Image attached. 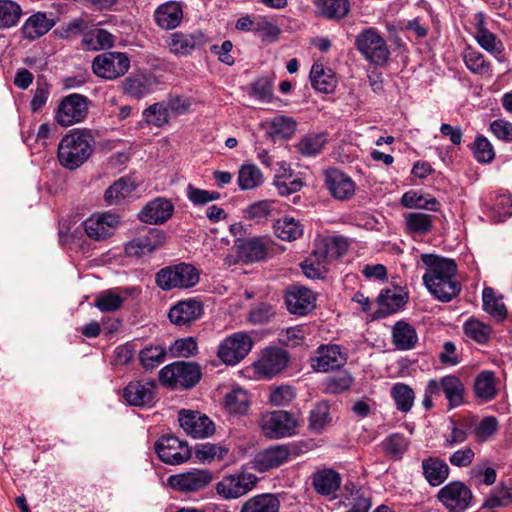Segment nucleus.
<instances>
[{"instance_id":"obj_1","label":"nucleus","mask_w":512,"mask_h":512,"mask_svg":"<svg viewBox=\"0 0 512 512\" xmlns=\"http://www.w3.org/2000/svg\"><path fill=\"white\" fill-rule=\"evenodd\" d=\"M425 268L422 277L428 291L441 302H450L461 292V284L456 278L457 265L454 260L435 254H422Z\"/></svg>"},{"instance_id":"obj_2","label":"nucleus","mask_w":512,"mask_h":512,"mask_svg":"<svg viewBox=\"0 0 512 512\" xmlns=\"http://www.w3.org/2000/svg\"><path fill=\"white\" fill-rule=\"evenodd\" d=\"M94 143V137L89 130H71L58 145L60 164L69 170L77 169L91 156Z\"/></svg>"},{"instance_id":"obj_3","label":"nucleus","mask_w":512,"mask_h":512,"mask_svg":"<svg viewBox=\"0 0 512 512\" xmlns=\"http://www.w3.org/2000/svg\"><path fill=\"white\" fill-rule=\"evenodd\" d=\"M201 379L197 364L177 361L164 366L159 372L160 382L171 388H191Z\"/></svg>"},{"instance_id":"obj_4","label":"nucleus","mask_w":512,"mask_h":512,"mask_svg":"<svg viewBox=\"0 0 512 512\" xmlns=\"http://www.w3.org/2000/svg\"><path fill=\"white\" fill-rule=\"evenodd\" d=\"M357 50L371 64L382 66L390 56V51L385 39L375 28H366L356 37Z\"/></svg>"},{"instance_id":"obj_5","label":"nucleus","mask_w":512,"mask_h":512,"mask_svg":"<svg viewBox=\"0 0 512 512\" xmlns=\"http://www.w3.org/2000/svg\"><path fill=\"white\" fill-rule=\"evenodd\" d=\"M259 426L262 434L268 439L290 437L297 432V419L283 410L268 411L261 415Z\"/></svg>"},{"instance_id":"obj_6","label":"nucleus","mask_w":512,"mask_h":512,"mask_svg":"<svg viewBox=\"0 0 512 512\" xmlns=\"http://www.w3.org/2000/svg\"><path fill=\"white\" fill-rule=\"evenodd\" d=\"M198 281L199 275L195 267L185 263L162 268L156 274V284L166 291L174 288H189Z\"/></svg>"},{"instance_id":"obj_7","label":"nucleus","mask_w":512,"mask_h":512,"mask_svg":"<svg viewBox=\"0 0 512 512\" xmlns=\"http://www.w3.org/2000/svg\"><path fill=\"white\" fill-rule=\"evenodd\" d=\"M253 339L245 331L235 332L224 338L217 350V356L226 365H236L252 350Z\"/></svg>"},{"instance_id":"obj_8","label":"nucleus","mask_w":512,"mask_h":512,"mask_svg":"<svg viewBox=\"0 0 512 512\" xmlns=\"http://www.w3.org/2000/svg\"><path fill=\"white\" fill-rule=\"evenodd\" d=\"M258 478L255 474L239 471L224 476L217 484L218 495L226 500L238 499L249 493L257 484Z\"/></svg>"},{"instance_id":"obj_9","label":"nucleus","mask_w":512,"mask_h":512,"mask_svg":"<svg viewBox=\"0 0 512 512\" xmlns=\"http://www.w3.org/2000/svg\"><path fill=\"white\" fill-rule=\"evenodd\" d=\"M130 67V59L122 52H104L92 62V70L98 77L114 80L123 76Z\"/></svg>"},{"instance_id":"obj_10","label":"nucleus","mask_w":512,"mask_h":512,"mask_svg":"<svg viewBox=\"0 0 512 512\" xmlns=\"http://www.w3.org/2000/svg\"><path fill=\"white\" fill-rule=\"evenodd\" d=\"M437 499L449 512H464L470 507L473 494L465 483L452 481L438 491Z\"/></svg>"},{"instance_id":"obj_11","label":"nucleus","mask_w":512,"mask_h":512,"mask_svg":"<svg viewBox=\"0 0 512 512\" xmlns=\"http://www.w3.org/2000/svg\"><path fill=\"white\" fill-rule=\"evenodd\" d=\"M155 452L159 459L170 465H179L191 457L188 443L173 435H163L155 443Z\"/></svg>"},{"instance_id":"obj_12","label":"nucleus","mask_w":512,"mask_h":512,"mask_svg":"<svg viewBox=\"0 0 512 512\" xmlns=\"http://www.w3.org/2000/svg\"><path fill=\"white\" fill-rule=\"evenodd\" d=\"M87 114V98L80 94H70L59 103L55 120L59 125L68 127L83 121Z\"/></svg>"},{"instance_id":"obj_13","label":"nucleus","mask_w":512,"mask_h":512,"mask_svg":"<svg viewBox=\"0 0 512 512\" xmlns=\"http://www.w3.org/2000/svg\"><path fill=\"white\" fill-rule=\"evenodd\" d=\"M166 234L157 228H150L146 234L140 235L125 245L128 257L141 258L161 248L166 242Z\"/></svg>"},{"instance_id":"obj_14","label":"nucleus","mask_w":512,"mask_h":512,"mask_svg":"<svg viewBox=\"0 0 512 512\" xmlns=\"http://www.w3.org/2000/svg\"><path fill=\"white\" fill-rule=\"evenodd\" d=\"M178 420L184 432L192 438H207L215 432L214 423L198 411L181 410Z\"/></svg>"},{"instance_id":"obj_15","label":"nucleus","mask_w":512,"mask_h":512,"mask_svg":"<svg viewBox=\"0 0 512 512\" xmlns=\"http://www.w3.org/2000/svg\"><path fill=\"white\" fill-rule=\"evenodd\" d=\"M288 363V354L280 348L265 349L254 362L255 373L262 378H271L280 373Z\"/></svg>"},{"instance_id":"obj_16","label":"nucleus","mask_w":512,"mask_h":512,"mask_svg":"<svg viewBox=\"0 0 512 512\" xmlns=\"http://www.w3.org/2000/svg\"><path fill=\"white\" fill-rule=\"evenodd\" d=\"M208 40V36L200 30L191 33L174 32L169 35L167 45L174 55L187 56L194 50L203 47Z\"/></svg>"},{"instance_id":"obj_17","label":"nucleus","mask_w":512,"mask_h":512,"mask_svg":"<svg viewBox=\"0 0 512 512\" xmlns=\"http://www.w3.org/2000/svg\"><path fill=\"white\" fill-rule=\"evenodd\" d=\"M212 480L207 470L193 469L184 473L169 476L167 482L180 492H196L205 488Z\"/></svg>"},{"instance_id":"obj_18","label":"nucleus","mask_w":512,"mask_h":512,"mask_svg":"<svg viewBox=\"0 0 512 512\" xmlns=\"http://www.w3.org/2000/svg\"><path fill=\"white\" fill-rule=\"evenodd\" d=\"M325 186L331 196L337 200L345 201L351 199L356 190L353 179L339 169H328L324 173Z\"/></svg>"},{"instance_id":"obj_19","label":"nucleus","mask_w":512,"mask_h":512,"mask_svg":"<svg viewBox=\"0 0 512 512\" xmlns=\"http://www.w3.org/2000/svg\"><path fill=\"white\" fill-rule=\"evenodd\" d=\"M291 456L288 446L277 444L259 451L253 458L252 465L258 472H266L288 462Z\"/></svg>"},{"instance_id":"obj_20","label":"nucleus","mask_w":512,"mask_h":512,"mask_svg":"<svg viewBox=\"0 0 512 512\" xmlns=\"http://www.w3.org/2000/svg\"><path fill=\"white\" fill-rule=\"evenodd\" d=\"M85 233L93 240H103L114 234L119 225V217L116 214H94L83 223Z\"/></svg>"},{"instance_id":"obj_21","label":"nucleus","mask_w":512,"mask_h":512,"mask_svg":"<svg viewBox=\"0 0 512 512\" xmlns=\"http://www.w3.org/2000/svg\"><path fill=\"white\" fill-rule=\"evenodd\" d=\"M346 360L347 356L339 345H321L311 359V366L315 371L327 372L340 368L346 363Z\"/></svg>"},{"instance_id":"obj_22","label":"nucleus","mask_w":512,"mask_h":512,"mask_svg":"<svg viewBox=\"0 0 512 512\" xmlns=\"http://www.w3.org/2000/svg\"><path fill=\"white\" fill-rule=\"evenodd\" d=\"M314 293L302 286H292L285 294V303L291 314L304 316L315 308Z\"/></svg>"},{"instance_id":"obj_23","label":"nucleus","mask_w":512,"mask_h":512,"mask_svg":"<svg viewBox=\"0 0 512 512\" xmlns=\"http://www.w3.org/2000/svg\"><path fill=\"white\" fill-rule=\"evenodd\" d=\"M172 203L162 197L149 201L138 213V219L146 224L159 225L168 221L173 215Z\"/></svg>"},{"instance_id":"obj_24","label":"nucleus","mask_w":512,"mask_h":512,"mask_svg":"<svg viewBox=\"0 0 512 512\" xmlns=\"http://www.w3.org/2000/svg\"><path fill=\"white\" fill-rule=\"evenodd\" d=\"M155 383L152 381H133L123 390V398L131 406H150L155 398Z\"/></svg>"},{"instance_id":"obj_25","label":"nucleus","mask_w":512,"mask_h":512,"mask_svg":"<svg viewBox=\"0 0 512 512\" xmlns=\"http://www.w3.org/2000/svg\"><path fill=\"white\" fill-rule=\"evenodd\" d=\"M202 313L203 306L201 302L194 299H188L173 306L170 309L168 316L173 324L181 326L197 320L200 318Z\"/></svg>"},{"instance_id":"obj_26","label":"nucleus","mask_w":512,"mask_h":512,"mask_svg":"<svg viewBox=\"0 0 512 512\" xmlns=\"http://www.w3.org/2000/svg\"><path fill=\"white\" fill-rule=\"evenodd\" d=\"M154 18L159 27L171 30L178 27L183 18L182 7L178 2L169 1L161 4L154 13Z\"/></svg>"},{"instance_id":"obj_27","label":"nucleus","mask_w":512,"mask_h":512,"mask_svg":"<svg viewBox=\"0 0 512 512\" xmlns=\"http://www.w3.org/2000/svg\"><path fill=\"white\" fill-rule=\"evenodd\" d=\"M238 257L244 262H257L266 258L267 244L261 238H249L236 244Z\"/></svg>"},{"instance_id":"obj_28","label":"nucleus","mask_w":512,"mask_h":512,"mask_svg":"<svg viewBox=\"0 0 512 512\" xmlns=\"http://www.w3.org/2000/svg\"><path fill=\"white\" fill-rule=\"evenodd\" d=\"M422 470L425 479L431 486L443 484L449 477L448 464L439 457H429L422 461Z\"/></svg>"},{"instance_id":"obj_29","label":"nucleus","mask_w":512,"mask_h":512,"mask_svg":"<svg viewBox=\"0 0 512 512\" xmlns=\"http://www.w3.org/2000/svg\"><path fill=\"white\" fill-rule=\"evenodd\" d=\"M474 37L482 49L493 55L499 62L502 61L500 55L504 51V45L493 32L485 27L482 20L476 26Z\"/></svg>"},{"instance_id":"obj_30","label":"nucleus","mask_w":512,"mask_h":512,"mask_svg":"<svg viewBox=\"0 0 512 512\" xmlns=\"http://www.w3.org/2000/svg\"><path fill=\"white\" fill-rule=\"evenodd\" d=\"M296 131V121L289 116L277 115L267 122V135L274 141L287 140Z\"/></svg>"},{"instance_id":"obj_31","label":"nucleus","mask_w":512,"mask_h":512,"mask_svg":"<svg viewBox=\"0 0 512 512\" xmlns=\"http://www.w3.org/2000/svg\"><path fill=\"white\" fill-rule=\"evenodd\" d=\"M54 26V21L45 13L38 12L31 15L22 27V32L27 39L34 40L46 34Z\"/></svg>"},{"instance_id":"obj_32","label":"nucleus","mask_w":512,"mask_h":512,"mask_svg":"<svg viewBox=\"0 0 512 512\" xmlns=\"http://www.w3.org/2000/svg\"><path fill=\"white\" fill-rule=\"evenodd\" d=\"M137 185L127 177H122L107 188L104 199L109 205H117L129 197Z\"/></svg>"},{"instance_id":"obj_33","label":"nucleus","mask_w":512,"mask_h":512,"mask_svg":"<svg viewBox=\"0 0 512 512\" xmlns=\"http://www.w3.org/2000/svg\"><path fill=\"white\" fill-rule=\"evenodd\" d=\"M474 392L477 398L490 401L497 394L496 378L492 371H481L474 380Z\"/></svg>"},{"instance_id":"obj_34","label":"nucleus","mask_w":512,"mask_h":512,"mask_svg":"<svg viewBox=\"0 0 512 512\" xmlns=\"http://www.w3.org/2000/svg\"><path fill=\"white\" fill-rule=\"evenodd\" d=\"M313 88L322 93H332L336 87V78L331 70H325L322 64H313L310 71Z\"/></svg>"},{"instance_id":"obj_35","label":"nucleus","mask_w":512,"mask_h":512,"mask_svg":"<svg viewBox=\"0 0 512 512\" xmlns=\"http://www.w3.org/2000/svg\"><path fill=\"white\" fill-rule=\"evenodd\" d=\"M392 335L394 345L400 350H410L418 341L414 327L404 321L394 325Z\"/></svg>"},{"instance_id":"obj_36","label":"nucleus","mask_w":512,"mask_h":512,"mask_svg":"<svg viewBox=\"0 0 512 512\" xmlns=\"http://www.w3.org/2000/svg\"><path fill=\"white\" fill-rule=\"evenodd\" d=\"M273 228L275 235L284 241H294L303 235V225L290 216L278 219Z\"/></svg>"},{"instance_id":"obj_37","label":"nucleus","mask_w":512,"mask_h":512,"mask_svg":"<svg viewBox=\"0 0 512 512\" xmlns=\"http://www.w3.org/2000/svg\"><path fill=\"white\" fill-rule=\"evenodd\" d=\"M341 484L340 475L331 469L317 472L313 477L315 490L322 495H330L337 491Z\"/></svg>"},{"instance_id":"obj_38","label":"nucleus","mask_w":512,"mask_h":512,"mask_svg":"<svg viewBox=\"0 0 512 512\" xmlns=\"http://www.w3.org/2000/svg\"><path fill=\"white\" fill-rule=\"evenodd\" d=\"M280 502L272 494H262L250 498L243 505L241 512H279Z\"/></svg>"},{"instance_id":"obj_39","label":"nucleus","mask_w":512,"mask_h":512,"mask_svg":"<svg viewBox=\"0 0 512 512\" xmlns=\"http://www.w3.org/2000/svg\"><path fill=\"white\" fill-rule=\"evenodd\" d=\"M115 37L104 29H95L86 34L82 45L86 50L99 51L109 49L114 45Z\"/></svg>"},{"instance_id":"obj_40","label":"nucleus","mask_w":512,"mask_h":512,"mask_svg":"<svg viewBox=\"0 0 512 512\" xmlns=\"http://www.w3.org/2000/svg\"><path fill=\"white\" fill-rule=\"evenodd\" d=\"M482 299L483 308L489 315L498 321L506 318L507 310L502 301V296H497L496 292L492 288H484Z\"/></svg>"},{"instance_id":"obj_41","label":"nucleus","mask_w":512,"mask_h":512,"mask_svg":"<svg viewBox=\"0 0 512 512\" xmlns=\"http://www.w3.org/2000/svg\"><path fill=\"white\" fill-rule=\"evenodd\" d=\"M237 180L241 190H251L263 183V174L255 164H244L239 169Z\"/></svg>"},{"instance_id":"obj_42","label":"nucleus","mask_w":512,"mask_h":512,"mask_svg":"<svg viewBox=\"0 0 512 512\" xmlns=\"http://www.w3.org/2000/svg\"><path fill=\"white\" fill-rule=\"evenodd\" d=\"M391 397L395 401L400 412H409L414 404L415 393L413 389L404 383H396L391 388Z\"/></svg>"},{"instance_id":"obj_43","label":"nucleus","mask_w":512,"mask_h":512,"mask_svg":"<svg viewBox=\"0 0 512 512\" xmlns=\"http://www.w3.org/2000/svg\"><path fill=\"white\" fill-rule=\"evenodd\" d=\"M443 393L451 407H457L463 402L464 386L461 380L452 375L442 377Z\"/></svg>"},{"instance_id":"obj_44","label":"nucleus","mask_w":512,"mask_h":512,"mask_svg":"<svg viewBox=\"0 0 512 512\" xmlns=\"http://www.w3.org/2000/svg\"><path fill=\"white\" fill-rule=\"evenodd\" d=\"M318 12L329 19H339L346 16L349 11L348 0H316Z\"/></svg>"},{"instance_id":"obj_45","label":"nucleus","mask_w":512,"mask_h":512,"mask_svg":"<svg viewBox=\"0 0 512 512\" xmlns=\"http://www.w3.org/2000/svg\"><path fill=\"white\" fill-rule=\"evenodd\" d=\"M328 142L326 133L308 134L297 143V150L304 156H314L322 151Z\"/></svg>"},{"instance_id":"obj_46","label":"nucleus","mask_w":512,"mask_h":512,"mask_svg":"<svg viewBox=\"0 0 512 512\" xmlns=\"http://www.w3.org/2000/svg\"><path fill=\"white\" fill-rule=\"evenodd\" d=\"M405 225L409 233L424 235L431 231L433 217L422 212L404 215Z\"/></svg>"},{"instance_id":"obj_47","label":"nucleus","mask_w":512,"mask_h":512,"mask_svg":"<svg viewBox=\"0 0 512 512\" xmlns=\"http://www.w3.org/2000/svg\"><path fill=\"white\" fill-rule=\"evenodd\" d=\"M466 67L474 74L492 75L491 64L486 61L484 55L473 49H466L463 55Z\"/></svg>"},{"instance_id":"obj_48","label":"nucleus","mask_w":512,"mask_h":512,"mask_svg":"<svg viewBox=\"0 0 512 512\" xmlns=\"http://www.w3.org/2000/svg\"><path fill=\"white\" fill-rule=\"evenodd\" d=\"M409 444V440L404 435L394 433L383 440L382 447L387 456L399 460L407 451Z\"/></svg>"},{"instance_id":"obj_49","label":"nucleus","mask_w":512,"mask_h":512,"mask_svg":"<svg viewBox=\"0 0 512 512\" xmlns=\"http://www.w3.org/2000/svg\"><path fill=\"white\" fill-rule=\"evenodd\" d=\"M124 300L118 289H108L96 297L94 305L102 312H114L121 308Z\"/></svg>"},{"instance_id":"obj_50","label":"nucleus","mask_w":512,"mask_h":512,"mask_svg":"<svg viewBox=\"0 0 512 512\" xmlns=\"http://www.w3.org/2000/svg\"><path fill=\"white\" fill-rule=\"evenodd\" d=\"M22 15L18 3L12 0H0V29L15 26Z\"/></svg>"},{"instance_id":"obj_51","label":"nucleus","mask_w":512,"mask_h":512,"mask_svg":"<svg viewBox=\"0 0 512 512\" xmlns=\"http://www.w3.org/2000/svg\"><path fill=\"white\" fill-rule=\"evenodd\" d=\"M228 453V449L219 444L201 443L195 447V456L201 463H211L222 460Z\"/></svg>"},{"instance_id":"obj_52","label":"nucleus","mask_w":512,"mask_h":512,"mask_svg":"<svg viewBox=\"0 0 512 512\" xmlns=\"http://www.w3.org/2000/svg\"><path fill=\"white\" fill-rule=\"evenodd\" d=\"M465 335L479 344L489 341L492 329L477 319H469L463 325Z\"/></svg>"},{"instance_id":"obj_53","label":"nucleus","mask_w":512,"mask_h":512,"mask_svg":"<svg viewBox=\"0 0 512 512\" xmlns=\"http://www.w3.org/2000/svg\"><path fill=\"white\" fill-rule=\"evenodd\" d=\"M225 406L230 413L244 414L249 408L248 394L242 388H235L225 397Z\"/></svg>"},{"instance_id":"obj_54","label":"nucleus","mask_w":512,"mask_h":512,"mask_svg":"<svg viewBox=\"0 0 512 512\" xmlns=\"http://www.w3.org/2000/svg\"><path fill=\"white\" fill-rule=\"evenodd\" d=\"M401 204L407 208H418L429 211H437L439 203L436 198L426 199L415 191H408L403 194Z\"/></svg>"},{"instance_id":"obj_55","label":"nucleus","mask_w":512,"mask_h":512,"mask_svg":"<svg viewBox=\"0 0 512 512\" xmlns=\"http://www.w3.org/2000/svg\"><path fill=\"white\" fill-rule=\"evenodd\" d=\"M512 216V198L508 194H500L496 197L490 210V219L495 222H503Z\"/></svg>"},{"instance_id":"obj_56","label":"nucleus","mask_w":512,"mask_h":512,"mask_svg":"<svg viewBox=\"0 0 512 512\" xmlns=\"http://www.w3.org/2000/svg\"><path fill=\"white\" fill-rule=\"evenodd\" d=\"M330 408L326 402H320L311 410L309 416V428L321 432L331 421Z\"/></svg>"},{"instance_id":"obj_57","label":"nucleus","mask_w":512,"mask_h":512,"mask_svg":"<svg viewBox=\"0 0 512 512\" xmlns=\"http://www.w3.org/2000/svg\"><path fill=\"white\" fill-rule=\"evenodd\" d=\"M166 351L161 346H149L142 349L139 358L146 370H152L159 366L165 359Z\"/></svg>"},{"instance_id":"obj_58","label":"nucleus","mask_w":512,"mask_h":512,"mask_svg":"<svg viewBox=\"0 0 512 512\" xmlns=\"http://www.w3.org/2000/svg\"><path fill=\"white\" fill-rule=\"evenodd\" d=\"M512 505V487L509 486H498L494 491L487 497L484 502L486 508H497L507 507Z\"/></svg>"},{"instance_id":"obj_59","label":"nucleus","mask_w":512,"mask_h":512,"mask_svg":"<svg viewBox=\"0 0 512 512\" xmlns=\"http://www.w3.org/2000/svg\"><path fill=\"white\" fill-rule=\"evenodd\" d=\"M470 431V424L465 421L450 422V433L446 435L445 446L452 447L466 441Z\"/></svg>"},{"instance_id":"obj_60","label":"nucleus","mask_w":512,"mask_h":512,"mask_svg":"<svg viewBox=\"0 0 512 512\" xmlns=\"http://www.w3.org/2000/svg\"><path fill=\"white\" fill-rule=\"evenodd\" d=\"M170 113L164 103H155L143 111V118L148 124L162 127L168 122Z\"/></svg>"},{"instance_id":"obj_61","label":"nucleus","mask_w":512,"mask_h":512,"mask_svg":"<svg viewBox=\"0 0 512 512\" xmlns=\"http://www.w3.org/2000/svg\"><path fill=\"white\" fill-rule=\"evenodd\" d=\"M275 316V309L268 303H260L252 307L248 313L247 321L253 325L268 323Z\"/></svg>"},{"instance_id":"obj_62","label":"nucleus","mask_w":512,"mask_h":512,"mask_svg":"<svg viewBox=\"0 0 512 512\" xmlns=\"http://www.w3.org/2000/svg\"><path fill=\"white\" fill-rule=\"evenodd\" d=\"M377 302L380 307L379 313L388 315L396 312L403 305V298L388 290L378 296Z\"/></svg>"},{"instance_id":"obj_63","label":"nucleus","mask_w":512,"mask_h":512,"mask_svg":"<svg viewBox=\"0 0 512 512\" xmlns=\"http://www.w3.org/2000/svg\"><path fill=\"white\" fill-rule=\"evenodd\" d=\"M473 155L480 163H490L495 157V152L492 144L486 137L478 136L474 141Z\"/></svg>"},{"instance_id":"obj_64","label":"nucleus","mask_w":512,"mask_h":512,"mask_svg":"<svg viewBox=\"0 0 512 512\" xmlns=\"http://www.w3.org/2000/svg\"><path fill=\"white\" fill-rule=\"evenodd\" d=\"M186 196L194 205H205L220 198V193L197 188L191 184L187 186Z\"/></svg>"}]
</instances>
